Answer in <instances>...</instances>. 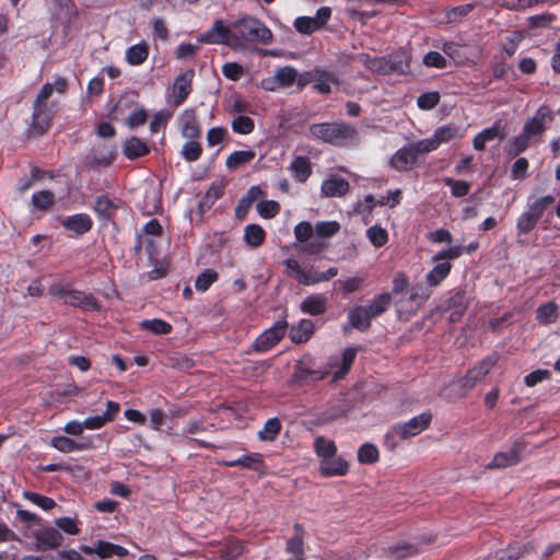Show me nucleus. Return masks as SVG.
I'll list each match as a JSON object with an SVG mask.
<instances>
[{"mask_svg":"<svg viewBox=\"0 0 560 560\" xmlns=\"http://www.w3.org/2000/svg\"><path fill=\"white\" fill-rule=\"evenodd\" d=\"M271 39V31L256 18L244 16L233 22V49L243 50L254 44L267 45Z\"/></svg>","mask_w":560,"mask_h":560,"instance_id":"f257e3e1","label":"nucleus"},{"mask_svg":"<svg viewBox=\"0 0 560 560\" xmlns=\"http://www.w3.org/2000/svg\"><path fill=\"white\" fill-rule=\"evenodd\" d=\"M67 88L68 81L65 78L58 77L52 83L47 82L40 89L34 101L32 114V126L37 132L44 133L50 127L52 112L47 105L48 98L55 91L60 94L66 93Z\"/></svg>","mask_w":560,"mask_h":560,"instance_id":"f03ea898","label":"nucleus"},{"mask_svg":"<svg viewBox=\"0 0 560 560\" xmlns=\"http://www.w3.org/2000/svg\"><path fill=\"white\" fill-rule=\"evenodd\" d=\"M550 121V112L545 107H540L535 116L525 122L522 132L513 138L510 143V153L517 155L524 152L529 145L537 143Z\"/></svg>","mask_w":560,"mask_h":560,"instance_id":"7ed1b4c3","label":"nucleus"},{"mask_svg":"<svg viewBox=\"0 0 560 560\" xmlns=\"http://www.w3.org/2000/svg\"><path fill=\"white\" fill-rule=\"evenodd\" d=\"M308 133L315 140L338 147L354 143L358 137L352 126L339 122L314 124L310 127Z\"/></svg>","mask_w":560,"mask_h":560,"instance_id":"20e7f679","label":"nucleus"},{"mask_svg":"<svg viewBox=\"0 0 560 560\" xmlns=\"http://www.w3.org/2000/svg\"><path fill=\"white\" fill-rule=\"evenodd\" d=\"M432 415L422 412L408 421L396 423L385 435V444L389 450L397 445L395 439L407 440L423 432L431 423Z\"/></svg>","mask_w":560,"mask_h":560,"instance_id":"39448f33","label":"nucleus"},{"mask_svg":"<svg viewBox=\"0 0 560 560\" xmlns=\"http://www.w3.org/2000/svg\"><path fill=\"white\" fill-rule=\"evenodd\" d=\"M464 136L465 129L455 124H446L436 128L430 138L417 141L416 148L420 153H430L440 145L462 139Z\"/></svg>","mask_w":560,"mask_h":560,"instance_id":"423d86ee","label":"nucleus"},{"mask_svg":"<svg viewBox=\"0 0 560 560\" xmlns=\"http://www.w3.org/2000/svg\"><path fill=\"white\" fill-rule=\"evenodd\" d=\"M288 328L287 320H278L275 325L261 332L254 342L257 352H267L284 336Z\"/></svg>","mask_w":560,"mask_h":560,"instance_id":"0eeeda50","label":"nucleus"},{"mask_svg":"<svg viewBox=\"0 0 560 560\" xmlns=\"http://www.w3.org/2000/svg\"><path fill=\"white\" fill-rule=\"evenodd\" d=\"M306 83H313L315 91L328 94L331 92V85L337 83V79L331 72L314 69L301 75L300 84L305 85Z\"/></svg>","mask_w":560,"mask_h":560,"instance_id":"6e6552de","label":"nucleus"},{"mask_svg":"<svg viewBox=\"0 0 560 560\" xmlns=\"http://www.w3.org/2000/svg\"><path fill=\"white\" fill-rule=\"evenodd\" d=\"M200 42L228 45L233 48V23L228 26L222 20H217L212 26L200 36Z\"/></svg>","mask_w":560,"mask_h":560,"instance_id":"1a4fd4ad","label":"nucleus"},{"mask_svg":"<svg viewBox=\"0 0 560 560\" xmlns=\"http://www.w3.org/2000/svg\"><path fill=\"white\" fill-rule=\"evenodd\" d=\"M416 147L417 142H413L397 150L390 158L389 165L398 172L413 168L418 163V154H421Z\"/></svg>","mask_w":560,"mask_h":560,"instance_id":"9d476101","label":"nucleus"},{"mask_svg":"<svg viewBox=\"0 0 560 560\" xmlns=\"http://www.w3.org/2000/svg\"><path fill=\"white\" fill-rule=\"evenodd\" d=\"M79 549L85 555H96L102 560L114 556L121 558L128 555V550L125 547L105 540H96L91 546L81 545Z\"/></svg>","mask_w":560,"mask_h":560,"instance_id":"9b49d317","label":"nucleus"},{"mask_svg":"<svg viewBox=\"0 0 560 560\" xmlns=\"http://www.w3.org/2000/svg\"><path fill=\"white\" fill-rule=\"evenodd\" d=\"M38 550L56 549L62 545L63 536L55 527H40L33 532Z\"/></svg>","mask_w":560,"mask_h":560,"instance_id":"f8f14e48","label":"nucleus"},{"mask_svg":"<svg viewBox=\"0 0 560 560\" xmlns=\"http://www.w3.org/2000/svg\"><path fill=\"white\" fill-rule=\"evenodd\" d=\"M318 471L324 477H341L348 474L349 463L341 456L332 455L319 462Z\"/></svg>","mask_w":560,"mask_h":560,"instance_id":"ddd939ff","label":"nucleus"},{"mask_svg":"<svg viewBox=\"0 0 560 560\" xmlns=\"http://www.w3.org/2000/svg\"><path fill=\"white\" fill-rule=\"evenodd\" d=\"M178 126L180 133L184 138L189 140H197L201 130L197 122L196 113L194 109H185L178 117Z\"/></svg>","mask_w":560,"mask_h":560,"instance_id":"4468645a","label":"nucleus"},{"mask_svg":"<svg viewBox=\"0 0 560 560\" xmlns=\"http://www.w3.org/2000/svg\"><path fill=\"white\" fill-rule=\"evenodd\" d=\"M495 362L497 360L494 358H487L474 369L469 370L466 376L462 380V387L467 389L474 387L478 381L483 378L490 372Z\"/></svg>","mask_w":560,"mask_h":560,"instance_id":"2eb2a0df","label":"nucleus"},{"mask_svg":"<svg viewBox=\"0 0 560 560\" xmlns=\"http://www.w3.org/2000/svg\"><path fill=\"white\" fill-rule=\"evenodd\" d=\"M61 225L77 235H82L89 232L92 228V220L85 213H78L66 217L61 220Z\"/></svg>","mask_w":560,"mask_h":560,"instance_id":"dca6fc26","label":"nucleus"},{"mask_svg":"<svg viewBox=\"0 0 560 560\" xmlns=\"http://www.w3.org/2000/svg\"><path fill=\"white\" fill-rule=\"evenodd\" d=\"M523 450L521 443H517L508 452H500L494 455L491 463L488 464V468H504L514 464H517L520 460V455Z\"/></svg>","mask_w":560,"mask_h":560,"instance_id":"f3484780","label":"nucleus"},{"mask_svg":"<svg viewBox=\"0 0 560 560\" xmlns=\"http://www.w3.org/2000/svg\"><path fill=\"white\" fill-rule=\"evenodd\" d=\"M357 355V349L355 348H347L342 352L341 360L339 362V359L332 358L328 362L329 368H334L338 365V370L334 373V380L342 378L348 371L350 370L354 359Z\"/></svg>","mask_w":560,"mask_h":560,"instance_id":"a211bd4d","label":"nucleus"},{"mask_svg":"<svg viewBox=\"0 0 560 560\" xmlns=\"http://www.w3.org/2000/svg\"><path fill=\"white\" fill-rule=\"evenodd\" d=\"M349 190V183L337 175L330 176L322 184V192L326 197H341Z\"/></svg>","mask_w":560,"mask_h":560,"instance_id":"6ab92c4d","label":"nucleus"},{"mask_svg":"<svg viewBox=\"0 0 560 560\" xmlns=\"http://www.w3.org/2000/svg\"><path fill=\"white\" fill-rule=\"evenodd\" d=\"M294 535L288 540L285 550L292 560H304L303 541L304 530L300 524L293 526Z\"/></svg>","mask_w":560,"mask_h":560,"instance_id":"aec40b11","label":"nucleus"},{"mask_svg":"<svg viewBox=\"0 0 560 560\" xmlns=\"http://www.w3.org/2000/svg\"><path fill=\"white\" fill-rule=\"evenodd\" d=\"M301 311L310 315H320L326 312L327 298L324 294H311L301 303Z\"/></svg>","mask_w":560,"mask_h":560,"instance_id":"412c9836","label":"nucleus"},{"mask_svg":"<svg viewBox=\"0 0 560 560\" xmlns=\"http://www.w3.org/2000/svg\"><path fill=\"white\" fill-rule=\"evenodd\" d=\"M451 270L452 264L450 261L435 264L425 275V284L431 289L439 287L448 277Z\"/></svg>","mask_w":560,"mask_h":560,"instance_id":"4be33fe9","label":"nucleus"},{"mask_svg":"<svg viewBox=\"0 0 560 560\" xmlns=\"http://www.w3.org/2000/svg\"><path fill=\"white\" fill-rule=\"evenodd\" d=\"M65 304L84 310H94L97 307V303L91 294H85L82 291L73 289H70L68 298L65 300Z\"/></svg>","mask_w":560,"mask_h":560,"instance_id":"5701e85b","label":"nucleus"},{"mask_svg":"<svg viewBox=\"0 0 560 560\" xmlns=\"http://www.w3.org/2000/svg\"><path fill=\"white\" fill-rule=\"evenodd\" d=\"M52 15L61 23H69L77 15L72 0H54Z\"/></svg>","mask_w":560,"mask_h":560,"instance_id":"b1692460","label":"nucleus"},{"mask_svg":"<svg viewBox=\"0 0 560 560\" xmlns=\"http://www.w3.org/2000/svg\"><path fill=\"white\" fill-rule=\"evenodd\" d=\"M192 77L194 71L189 70L176 78L173 90L177 104H180L190 93Z\"/></svg>","mask_w":560,"mask_h":560,"instance_id":"393cba45","label":"nucleus"},{"mask_svg":"<svg viewBox=\"0 0 560 560\" xmlns=\"http://www.w3.org/2000/svg\"><path fill=\"white\" fill-rule=\"evenodd\" d=\"M503 139L504 133L501 128L495 124L490 128L483 129L479 133H477L472 140L474 149L477 151H482L486 148V144L494 139Z\"/></svg>","mask_w":560,"mask_h":560,"instance_id":"a878e982","label":"nucleus"},{"mask_svg":"<svg viewBox=\"0 0 560 560\" xmlns=\"http://www.w3.org/2000/svg\"><path fill=\"white\" fill-rule=\"evenodd\" d=\"M314 332V324L310 319H301L290 330V338L295 343L306 342Z\"/></svg>","mask_w":560,"mask_h":560,"instance_id":"bb28decb","label":"nucleus"},{"mask_svg":"<svg viewBox=\"0 0 560 560\" xmlns=\"http://www.w3.org/2000/svg\"><path fill=\"white\" fill-rule=\"evenodd\" d=\"M348 318L350 325L361 331H365L370 327L372 320L371 315L364 306H357L350 310Z\"/></svg>","mask_w":560,"mask_h":560,"instance_id":"cd10ccee","label":"nucleus"},{"mask_svg":"<svg viewBox=\"0 0 560 560\" xmlns=\"http://www.w3.org/2000/svg\"><path fill=\"white\" fill-rule=\"evenodd\" d=\"M222 464L226 467L242 466L244 468L258 470L262 466V456L259 453L243 455L237 459L225 460Z\"/></svg>","mask_w":560,"mask_h":560,"instance_id":"c85d7f7f","label":"nucleus"},{"mask_svg":"<svg viewBox=\"0 0 560 560\" xmlns=\"http://www.w3.org/2000/svg\"><path fill=\"white\" fill-rule=\"evenodd\" d=\"M149 55V47L145 42L130 46L126 51V60L131 66H140Z\"/></svg>","mask_w":560,"mask_h":560,"instance_id":"c756f323","label":"nucleus"},{"mask_svg":"<svg viewBox=\"0 0 560 560\" xmlns=\"http://www.w3.org/2000/svg\"><path fill=\"white\" fill-rule=\"evenodd\" d=\"M149 152L148 145L139 138L131 137L124 144V153L129 160H135Z\"/></svg>","mask_w":560,"mask_h":560,"instance_id":"7c9ffc66","label":"nucleus"},{"mask_svg":"<svg viewBox=\"0 0 560 560\" xmlns=\"http://www.w3.org/2000/svg\"><path fill=\"white\" fill-rule=\"evenodd\" d=\"M314 450L319 462L337 454V446L335 442L324 436H317L314 440Z\"/></svg>","mask_w":560,"mask_h":560,"instance_id":"2f4dec72","label":"nucleus"},{"mask_svg":"<svg viewBox=\"0 0 560 560\" xmlns=\"http://www.w3.org/2000/svg\"><path fill=\"white\" fill-rule=\"evenodd\" d=\"M290 171L295 179L305 182L312 173L308 159L305 156H296L290 165Z\"/></svg>","mask_w":560,"mask_h":560,"instance_id":"473e14b6","label":"nucleus"},{"mask_svg":"<svg viewBox=\"0 0 560 560\" xmlns=\"http://www.w3.org/2000/svg\"><path fill=\"white\" fill-rule=\"evenodd\" d=\"M392 301L389 293H382L376 295L369 305L364 306L372 318L383 314L389 306Z\"/></svg>","mask_w":560,"mask_h":560,"instance_id":"72a5a7b5","label":"nucleus"},{"mask_svg":"<svg viewBox=\"0 0 560 560\" xmlns=\"http://www.w3.org/2000/svg\"><path fill=\"white\" fill-rule=\"evenodd\" d=\"M266 233L258 224H249L244 230V241L249 247H258L262 244Z\"/></svg>","mask_w":560,"mask_h":560,"instance_id":"f704fd0d","label":"nucleus"},{"mask_svg":"<svg viewBox=\"0 0 560 560\" xmlns=\"http://www.w3.org/2000/svg\"><path fill=\"white\" fill-rule=\"evenodd\" d=\"M283 265L287 268L288 275L293 277L299 283L304 285V279H310L311 277V268L304 269L301 267L300 262L294 258H289L283 261Z\"/></svg>","mask_w":560,"mask_h":560,"instance_id":"c9c22d12","label":"nucleus"},{"mask_svg":"<svg viewBox=\"0 0 560 560\" xmlns=\"http://www.w3.org/2000/svg\"><path fill=\"white\" fill-rule=\"evenodd\" d=\"M281 430V423L278 418L268 419L262 429L258 432V438L262 442H272Z\"/></svg>","mask_w":560,"mask_h":560,"instance_id":"e433bc0d","label":"nucleus"},{"mask_svg":"<svg viewBox=\"0 0 560 560\" xmlns=\"http://www.w3.org/2000/svg\"><path fill=\"white\" fill-rule=\"evenodd\" d=\"M539 218L534 214L529 209L524 211L517 219L516 228L518 234H528L535 229Z\"/></svg>","mask_w":560,"mask_h":560,"instance_id":"4c0bfd02","label":"nucleus"},{"mask_svg":"<svg viewBox=\"0 0 560 560\" xmlns=\"http://www.w3.org/2000/svg\"><path fill=\"white\" fill-rule=\"evenodd\" d=\"M255 158L253 150L234 151L226 159V166L229 168H237L244 164L249 163Z\"/></svg>","mask_w":560,"mask_h":560,"instance_id":"58836bf2","label":"nucleus"},{"mask_svg":"<svg viewBox=\"0 0 560 560\" xmlns=\"http://www.w3.org/2000/svg\"><path fill=\"white\" fill-rule=\"evenodd\" d=\"M397 314L399 318L408 319L415 315L420 308L416 302H411L408 296H401L395 302Z\"/></svg>","mask_w":560,"mask_h":560,"instance_id":"ea45409f","label":"nucleus"},{"mask_svg":"<svg viewBox=\"0 0 560 560\" xmlns=\"http://www.w3.org/2000/svg\"><path fill=\"white\" fill-rule=\"evenodd\" d=\"M380 457L378 450L371 443H364L358 451V460L364 465H371L377 462Z\"/></svg>","mask_w":560,"mask_h":560,"instance_id":"a19ab883","label":"nucleus"},{"mask_svg":"<svg viewBox=\"0 0 560 560\" xmlns=\"http://www.w3.org/2000/svg\"><path fill=\"white\" fill-rule=\"evenodd\" d=\"M140 326L143 329L150 330L151 332L155 335H166L171 332L172 325L167 322L159 318L154 319H145L140 323Z\"/></svg>","mask_w":560,"mask_h":560,"instance_id":"79ce46f5","label":"nucleus"},{"mask_svg":"<svg viewBox=\"0 0 560 560\" xmlns=\"http://www.w3.org/2000/svg\"><path fill=\"white\" fill-rule=\"evenodd\" d=\"M55 202V195L49 190H40L33 194L32 203L33 207L39 210L49 209Z\"/></svg>","mask_w":560,"mask_h":560,"instance_id":"37998d69","label":"nucleus"},{"mask_svg":"<svg viewBox=\"0 0 560 560\" xmlns=\"http://www.w3.org/2000/svg\"><path fill=\"white\" fill-rule=\"evenodd\" d=\"M557 310L558 307L553 302L545 303L537 308L536 318L541 324H549L555 320Z\"/></svg>","mask_w":560,"mask_h":560,"instance_id":"c03bdc74","label":"nucleus"},{"mask_svg":"<svg viewBox=\"0 0 560 560\" xmlns=\"http://www.w3.org/2000/svg\"><path fill=\"white\" fill-rule=\"evenodd\" d=\"M326 243L320 238L306 241L303 244H295L294 248L301 254L317 255L326 248Z\"/></svg>","mask_w":560,"mask_h":560,"instance_id":"a18cd8bd","label":"nucleus"},{"mask_svg":"<svg viewBox=\"0 0 560 560\" xmlns=\"http://www.w3.org/2000/svg\"><path fill=\"white\" fill-rule=\"evenodd\" d=\"M463 255V249L460 248V245L450 246L447 248H443L439 252H436L432 257L431 260L434 262H442V261H450L454 260Z\"/></svg>","mask_w":560,"mask_h":560,"instance_id":"49530a36","label":"nucleus"},{"mask_svg":"<svg viewBox=\"0 0 560 560\" xmlns=\"http://www.w3.org/2000/svg\"><path fill=\"white\" fill-rule=\"evenodd\" d=\"M51 446L62 453H70L82 450V446L67 436H55L50 442Z\"/></svg>","mask_w":560,"mask_h":560,"instance_id":"de8ad7c7","label":"nucleus"},{"mask_svg":"<svg viewBox=\"0 0 560 560\" xmlns=\"http://www.w3.org/2000/svg\"><path fill=\"white\" fill-rule=\"evenodd\" d=\"M218 280V272L213 269L203 270L195 281V288L198 291L205 292L210 285Z\"/></svg>","mask_w":560,"mask_h":560,"instance_id":"09e8293b","label":"nucleus"},{"mask_svg":"<svg viewBox=\"0 0 560 560\" xmlns=\"http://www.w3.org/2000/svg\"><path fill=\"white\" fill-rule=\"evenodd\" d=\"M338 275V269L336 267L328 268L325 272H317L313 268H311V277L310 279H304V285H314L319 282L328 281Z\"/></svg>","mask_w":560,"mask_h":560,"instance_id":"8fccbe9b","label":"nucleus"},{"mask_svg":"<svg viewBox=\"0 0 560 560\" xmlns=\"http://www.w3.org/2000/svg\"><path fill=\"white\" fill-rule=\"evenodd\" d=\"M366 236L375 247L385 245L388 240L387 231L377 224L368 229Z\"/></svg>","mask_w":560,"mask_h":560,"instance_id":"3c124183","label":"nucleus"},{"mask_svg":"<svg viewBox=\"0 0 560 560\" xmlns=\"http://www.w3.org/2000/svg\"><path fill=\"white\" fill-rule=\"evenodd\" d=\"M432 290L427 284H417L411 289L409 300L421 307L431 296Z\"/></svg>","mask_w":560,"mask_h":560,"instance_id":"603ef678","label":"nucleus"},{"mask_svg":"<svg viewBox=\"0 0 560 560\" xmlns=\"http://www.w3.org/2000/svg\"><path fill=\"white\" fill-rule=\"evenodd\" d=\"M276 74L281 89L291 86L298 78V71L289 66L280 68L276 71Z\"/></svg>","mask_w":560,"mask_h":560,"instance_id":"864d4df0","label":"nucleus"},{"mask_svg":"<svg viewBox=\"0 0 560 560\" xmlns=\"http://www.w3.org/2000/svg\"><path fill=\"white\" fill-rule=\"evenodd\" d=\"M443 180L444 184L451 188V192L454 197H464L470 190V184L465 180L453 179L451 177H446Z\"/></svg>","mask_w":560,"mask_h":560,"instance_id":"5fc2aeb1","label":"nucleus"},{"mask_svg":"<svg viewBox=\"0 0 560 560\" xmlns=\"http://www.w3.org/2000/svg\"><path fill=\"white\" fill-rule=\"evenodd\" d=\"M363 284V279L359 277H351L345 280H338L334 283L335 288L345 294L358 291Z\"/></svg>","mask_w":560,"mask_h":560,"instance_id":"6e6d98bb","label":"nucleus"},{"mask_svg":"<svg viewBox=\"0 0 560 560\" xmlns=\"http://www.w3.org/2000/svg\"><path fill=\"white\" fill-rule=\"evenodd\" d=\"M232 129L240 135H248L254 130V121L247 116H237L232 121Z\"/></svg>","mask_w":560,"mask_h":560,"instance_id":"4d7b16f0","label":"nucleus"},{"mask_svg":"<svg viewBox=\"0 0 560 560\" xmlns=\"http://www.w3.org/2000/svg\"><path fill=\"white\" fill-rule=\"evenodd\" d=\"M294 27L302 34H312L318 30V24L312 16H300L295 19Z\"/></svg>","mask_w":560,"mask_h":560,"instance_id":"13d9d810","label":"nucleus"},{"mask_svg":"<svg viewBox=\"0 0 560 560\" xmlns=\"http://www.w3.org/2000/svg\"><path fill=\"white\" fill-rule=\"evenodd\" d=\"M340 229V224L337 221H323L317 222L315 225L316 234L319 237H330L336 234Z\"/></svg>","mask_w":560,"mask_h":560,"instance_id":"bf43d9fd","label":"nucleus"},{"mask_svg":"<svg viewBox=\"0 0 560 560\" xmlns=\"http://www.w3.org/2000/svg\"><path fill=\"white\" fill-rule=\"evenodd\" d=\"M280 210L278 202L273 200H262L257 205V211L265 219L273 218Z\"/></svg>","mask_w":560,"mask_h":560,"instance_id":"052dcab7","label":"nucleus"},{"mask_svg":"<svg viewBox=\"0 0 560 560\" xmlns=\"http://www.w3.org/2000/svg\"><path fill=\"white\" fill-rule=\"evenodd\" d=\"M440 102V94L439 92H427L421 94L418 100L417 104L419 108L423 110H430L434 108Z\"/></svg>","mask_w":560,"mask_h":560,"instance_id":"680f3d73","label":"nucleus"},{"mask_svg":"<svg viewBox=\"0 0 560 560\" xmlns=\"http://www.w3.org/2000/svg\"><path fill=\"white\" fill-rule=\"evenodd\" d=\"M553 201H555L553 196H551V195L542 196V197L537 198L535 201H533L528 206V209L540 219L541 215L544 214V211L551 203H553Z\"/></svg>","mask_w":560,"mask_h":560,"instance_id":"e2e57ef3","label":"nucleus"},{"mask_svg":"<svg viewBox=\"0 0 560 560\" xmlns=\"http://www.w3.org/2000/svg\"><path fill=\"white\" fill-rule=\"evenodd\" d=\"M201 147L196 140L187 141L182 148V154L185 160L192 162L201 155Z\"/></svg>","mask_w":560,"mask_h":560,"instance_id":"0e129e2a","label":"nucleus"},{"mask_svg":"<svg viewBox=\"0 0 560 560\" xmlns=\"http://www.w3.org/2000/svg\"><path fill=\"white\" fill-rule=\"evenodd\" d=\"M423 65L436 69H444L447 67V60L438 51H429L423 57Z\"/></svg>","mask_w":560,"mask_h":560,"instance_id":"69168bd1","label":"nucleus"},{"mask_svg":"<svg viewBox=\"0 0 560 560\" xmlns=\"http://www.w3.org/2000/svg\"><path fill=\"white\" fill-rule=\"evenodd\" d=\"M24 498L45 511L51 510L56 505L52 499L35 492H25Z\"/></svg>","mask_w":560,"mask_h":560,"instance_id":"338daca9","label":"nucleus"},{"mask_svg":"<svg viewBox=\"0 0 560 560\" xmlns=\"http://www.w3.org/2000/svg\"><path fill=\"white\" fill-rule=\"evenodd\" d=\"M313 226L307 221H302L294 228V235L299 244H303L312 237Z\"/></svg>","mask_w":560,"mask_h":560,"instance_id":"774afa93","label":"nucleus"}]
</instances>
